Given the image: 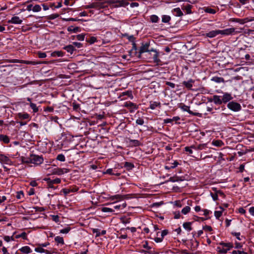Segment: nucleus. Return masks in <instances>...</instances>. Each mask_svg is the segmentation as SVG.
Wrapping results in <instances>:
<instances>
[{
    "label": "nucleus",
    "instance_id": "1",
    "mask_svg": "<svg viewBox=\"0 0 254 254\" xmlns=\"http://www.w3.org/2000/svg\"><path fill=\"white\" fill-rule=\"evenodd\" d=\"M149 46V43L142 44L140 47L139 53L140 55H141L144 53H147L148 55H151L152 53H153L152 59L153 60L154 63H158L160 61L158 59V53L156 50H154L152 48L150 49Z\"/></svg>",
    "mask_w": 254,
    "mask_h": 254
},
{
    "label": "nucleus",
    "instance_id": "2",
    "mask_svg": "<svg viewBox=\"0 0 254 254\" xmlns=\"http://www.w3.org/2000/svg\"><path fill=\"white\" fill-rule=\"evenodd\" d=\"M233 248V244L231 243L221 242L217 247V251L220 254H226Z\"/></svg>",
    "mask_w": 254,
    "mask_h": 254
},
{
    "label": "nucleus",
    "instance_id": "3",
    "mask_svg": "<svg viewBox=\"0 0 254 254\" xmlns=\"http://www.w3.org/2000/svg\"><path fill=\"white\" fill-rule=\"evenodd\" d=\"M243 30V28H240L239 30L236 31L234 28H229L223 30H219V33L224 36L233 35L242 32Z\"/></svg>",
    "mask_w": 254,
    "mask_h": 254
},
{
    "label": "nucleus",
    "instance_id": "4",
    "mask_svg": "<svg viewBox=\"0 0 254 254\" xmlns=\"http://www.w3.org/2000/svg\"><path fill=\"white\" fill-rule=\"evenodd\" d=\"M227 107L229 109L234 112H239L242 109L241 105L234 101L229 102L227 104Z\"/></svg>",
    "mask_w": 254,
    "mask_h": 254
},
{
    "label": "nucleus",
    "instance_id": "5",
    "mask_svg": "<svg viewBox=\"0 0 254 254\" xmlns=\"http://www.w3.org/2000/svg\"><path fill=\"white\" fill-rule=\"evenodd\" d=\"M48 170L51 172L53 174H56L58 175H62L64 173H66L68 172V169L66 168H49Z\"/></svg>",
    "mask_w": 254,
    "mask_h": 254
},
{
    "label": "nucleus",
    "instance_id": "6",
    "mask_svg": "<svg viewBox=\"0 0 254 254\" xmlns=\"http://www.w3.org/2000/svg\"><path fill=\"white\" fill-rule=\"evenodd\" d=\"M78 188L75 186H70L67 188H64L61 190V192H63L64 196H66L70 193L75 192L78 191Z\"/></svg>",
    "mask_w": 254,
    "mask_h": 254
},
{
    "label": "nucleus",
    "instance_id": "7",
    "mask_svg": "<svg viewBox=\"0 0 254 254\" xmlns=\"http://www.w3.org/2000/svg\"><path fill=\"white\" fill-rule=\"evenodd\" d=\"M30 162L36 165H40L43 162V158L38 155H32L30 158Z\"/></svg>",
    "mask_w": 254,
    "mask_h": 254
},
{
    "label": "nucleus",
    "instance_id": "8",
    "mask_svg": "<svg viewBox=\"0 0 254 254\" xmlns=\"http://www.w3.org/2000/svg\"><path fill=\"white\" fill-rule=\"evenodd\" d=\"M0 162L8 165L13 164L12 161L7 156L3 154H0Z\"/></svg>",
    "mask_w": 254,
    "mask_h": 254
},
{
    "label": "nucleus",
    "instance_id": "9",
    "mask_svg": "<svg viewBox=\"0 0 254 254\" xmlns=\"http://www.w3.org/2000/svg\"><path fill=\"white\" fill-rule=\"evenodd\" d=\"M103 7V3L99 2H93L85 6L86 9L88 8H97L100 9Z\"/></svg>",
    "mask_w": 254,
    "mask_h": 254
},
{
    "label": "nucleus",
    "instance_id": "10",
    "mask_svg": "<svg viewBox=\"0 0 254 254\" xmlns=\"http://www.w3.org/2000/svg\"><path fill=\"white\" fill-rule=\"evenodd\" d=\"M123 106L125 107L128 108L130 109V112H133L134 110H136L138 108V106L136 104L130 102H127L125 103Z\"/></svg>",
    "mask_w": 254,
    "mask_h": 254
},
{
    "label": "nucleus",
    "instance_id": "11",
    "mask_svg": "<svg viewBox=\"0 0 254 254\" xmlns=\"http://www.w3.org/2000/svg\"><path fill=\"white\" fill-rule=\"evenodd\" d=\"M8 23L14 24H21L22 23V20L17 16H14L11 19L8 20Z\"/></svg>",
    "mask_w": 254,
    "mask_h": 254
},
{
    "label": "nucleus",
    "instance_id": "12",
    "mask_svg": "<svg viewBox=\"0 0 254 254\" xmlns=\"http://www.w3.org/2000/svg\"><path fill=\"white\" fill-rule=\"evenodd\" d=\"M233 99L231 94L228 93L227 92H225L223 93V95L222 97V102L224 103H226Z\"/></svg>",
    "mask_w": 254,
    "mask_h": 254
},
{
    "label": "nucleus",
    "instance_id": "13",
    "mask_svg": "<svg viewBox=\"0 0 254 254\" xmlns=\"http://www.w3.org/2000/svg\"><path fill=\"white\" fill-rule=\"evenodd\" d=\"M180 108L184 111L188 112L190 114L198 116V113H194L190 110V107L185 104H182L180 106Z\"/></svg>",
    "mask_w": 254,
    "mask_h": 254
},
{
    "label": "nucleus",
    "instance_id": "14",
    "mask_svg": "<svg viewBox=\"0 0 254 254\" xmlns=\"http://www.w3.org/2000/svg\"><path fill=\"white\" fill-rule=\"evenodd\" d=\"M194 80L192 79H190V80H189L188 81H184L183 82V84L185 86V87L189 89V90H192V84L193 83H194Z\"/></svg>",
    "mask_w": 254,
    "mask_h": 254
},
{
    "label": "nucleus",
    "instance_id": "15",
    "mask_svg": "<svg viewBox=\"0 0 254 254\" xmlns=\"http://www.w3.org/2000/svg\"><path fill=\"white\" fill-rule=\"evenodd\" d=\"M209 101H213L216 105H221L223 103L221 96L216 95L213 96V99Z\"/></svg>",
    "mask_w": 254,
    "mask_h": 254
},
{
    "label": "nucleus",
    "instance_id": "16",
    "mask_svg": "<svg viewBox=\"0 0 254 254\" xmlns=\"http://www.w3.org/2000/svg\"><path fill=\"white\" fill-rule=\"evenodd\" d=\"M220 34L219 30H212L206 34V36L209 38H213Z\"/></svg>",
    "mask_w": 254,
    "mask_h": 254
},
{
    "label": "nucleus",
    "instance_id": "17",
    "mask_svg": "<svg viewBox=\"0 0 254 254\" xmlns=\"http://www.w3.org/2000/svg\"><path fill=\"white\" fill-rule=\"evenodd\" d=\"M185 180V177L184 176H173L172 177H170L169 178V181L172 182H179V181H183Z\"/></svg>",
    "mask_w": 254,
    "mask_h": 254
},
{
    "label": "nucleus",
    "instance_id": "18",
    "mask_svg": "<svg viewBox=\"0 0 254 254\" xmlns=\"http://www.w3.org/2000/svg\"><path fill=\"white\" fill-rule=\"evenodd\" d=\"M127 206L126 202L122 203L120 204L114 205L113 207L114 210H117L118 211L124 209Z\"/></svg>",
    "mask_w": 254,
    "mask_h": 254
},
{
    "label": "nucleus",
    "instance_id": "19",
    "mask_svg": "<svg viewBox=\"0 0 254 254\" xmlns=\"http://www.w3.org/2000/svg\"><path fill=\"white\" fill-rule=\"evenodd\" d=\"M157 107H161V103L160 102H150L149 108L151 109L154 110Z\"/></svg>",
    "mask_w": 254,
    "mask_h": 254
},
{
    "label": "nucleus",
    "instance_id": "20",
    "mask_svg": "<svg viewBox=\"0 0 254 254\" xmlns=\"http://www.w3.org/2000/svg\"><path fill=\"white\" fill-rule=\"evenodd\" d=\"M21 252L24 254H29L32 252V250L28 246L22 247L19 250Z\"/></svg>",
    "mask_w": 254,
    "mask_h": 254
},
{
    "label": "nucleus",
    "instance_id": "21",
    "mask_svg": "<svg viewBox=\"0 0 254 254\" xmlns=\"http://www.w3.org/2000/svg\"><path fill=\"white\" fill-rule=\"evenodd\" d=\"M124 96H127L129 98H130L131 99H133V98L131 91H129V90H127V91L122 92L121 94L120 97L122 98V97H123Z\"/></svg>",
    "mask_w": 254,
    "mask_h": 254
},
{
    "label": "nucleus",
    "instance_id": "22",
    "mask_svg": "<svg viewBox=\"0 0 254 254\" xmlns=\"http://www.w3.org/2000/svg\"><path fill=\"white\" fill-rule=\"evenodd\" d=\"M64 49L66 50L68 53L72 54L73 51L75 50L72 45H69L64 47Z\"/></svg>",
    "mask_w": 254,
    "mask_h": 254
},
{
    "label": "nucleus",
    "instance_id": "23",
    "mask_svg": "<svg viewBox=\"0 0 254 254\" xmlns=\"http://www.w3.org/2000/svg\"><path fill=\"white\" fill-rule=\"evenodd\" d=\"M231 21L237 22L241 24H244L247 22L248 21L247 18L246 19H239V18H232L231 19Z\"/></svg>",
    "mask_w": 254,
    "mask_h": 254
},
{
    "label": "nucleus",
    "instance_id": "24",
    "mask_svg": "<svg viewBox=\"0 0 254 254\" xmlns=\"http://www.w3.org/2000/svg\"><path fill=\"white\" fill-rule=\"evenodd\" d=\"M0 141H2L3 143L7 144L9 142V138L6 135L0 134Z\"/></svg>",
    "mask_w": 254,
    "mask_h": 254
},
{
    "label": "nucleus",
    "instance_id": "25",
    "mask_svg": "<svg viewBox=\"0 0 254 254\" xmlns=\"http://www.w3.org/2000/svg\"><path fill=\"white\" fill-rule=\"evenodd\" d=\"M211 80L218 83L225 82L224 79L223 77L218 76H214L212 77Z\"/></svg>",
    "mask_w": 254,
    "mask_h": 254
},
{
    "label": "nucleus",
    "instance_id": "26",
    "mask_svg": "<svg viewBox=\"0 0 254 254\" xmlns=\"http://www.w3.org/2000/svg\"><path fill=\"white\" fill-rule=\"evenodd\" d=\"M173 12L174 14L176 16H181L183 15L182 11L179 7L173 9Z\"/></svg>",
    "mask_w": 254,
    "mask_h": 254
},
{
    "label": "nucleus",
    "instance_id": "27",
    "mask_svg": "<svg viewBox=\"0 0 254 254\" xmlns=\"http://www.w3.org/2000/svg\"><path fill=\"white\" fill-rule=\"evenodd\" d=\"M191 224L192 223L190 222H185L184 223L183 226L187 231L190 232L192 230Z\"/></svg>",
    "mask_w": 254,
    "mask_h": 254
},
{
    "label": "nucleus",
    "instance_id": "28",
    "mask_svg": "<svg viewBox=\"0 0 254 254\" xmlns=\"http://www.w3.org/2000/svg\"><path fill=\"white\" fill-rule=\"evenodd\" d=\"M219 208L221 209L220 211H215L214 212V215L216 219H218L222 215V212L224 209L223 208L222 206H220Z\"/></svg>",
    "mask_w": 254,
    "mask_h": 254
},
{
    "label": "nucleus",
    "instance_id": "29",
    "mask_svg": "<svg viewBox=\"0 0 254 254\" xmlns=\"http://www.w3.org/2000/svg\"><path fill=\"white\" fill-rule=\"evenodd\" d=\"M212 144L217 147H221L224 145V143L221 140H214L212 142Z\"/></svg>",
    "mask_w": 254,
    "mask_h": 254
},
{
    "label": "nucleus",
    "instance_id": "30",
    "mask_svg": "<svg viewBox=\"0 0 254 254\" xmlns=\"http://www.w3.org/2000/svg\"><path fill=\"white\" fill-rule=\"evenodd\" d=\"M55 241L57 245H64V240L63 237L60 236H57L55 238Z\"/></svg>",
    "mask_w": 254,
    "mask_h": 254
},
{
    "label": "nucleus",
    "instance_id": "31",
    "mask_svg": "<svg viewBox=\"0 0 254 254\" xmlns=\"http://www.w3.org/2000/svg\"><path fill=\"white\" fill-rule=\"evenodd\" d=\"M124 167L127 169V170H131L134 168V166L130 162H126L124 163Z\"/></svg>",
    "mask_w": 254,
    "mask_h": 254
},
{
    "label": "nucleus",
    "instance_id": "32",
    "mask_svg": "<svg viewBox=\"0 0 254 254\" xmlns=\"http://www.w3.org/2000/svg\"><path fill=\"white\" fill-rule=\"evenodd\" d=\"M67 31L68 32L76 33L79 31V28L78 27H74L73 26H70L67 28Z\"/></svg>",
    "mask_w": 254,
    "mask_h": 254
},
{
    "label": "nucleus",
    "instance_id": "33",
    "mask_svg": "<svg viewBox=\"0 0 254 254\" xmlns=\"http://www.w3.org/2000/svg\"><path fill=\"white\" fill-rule=\"evenodd\" d=\"M18 117L21 119H27L29 118V115L26 113H19L18 114Z\"/></svg>",
    "mask_w": 254,
    "mask_h": 254
},
{
    "label": "nucleus",
    "instance_id": "34",
    "mask_svg": "<svg viewBox=\"0 0 254 254\" xmlns=\"http://www.w3.org/2000/svg\"><path fill=\"white\" fill-rule=\"evenodd\" d=\"M171 20V17L169 15H163L162 16V21L163 23H168Z\"/></svg>",
    "mask_w": 254,
    "mask_h": 254
},
{
    "label": "nucleus",
    "instance_id": "35",
    "mask_svg": "<svg viewBox=\"0 0 254 254\" xmlns=\"http://www.w3.org/2000/svg\"><path fill=\"white\" fill-rule=\"evenodd\" d=\"M51 56L52 57H63L64 56V53L62 51H55L52 53Z\"/></svg>",
    "mask_w": 254,
    "mask_h": 254
},
{
    "label": "nucleus",
    "instance_id": "36",
    "mask_svg": "<svg viewBox=\"0 0 254 254\" xmlns=\"http://www.w3.org/2000/svg\"><path fill=\"white\" fill-rule=\"evenodd\" d=\"M44 180L47 182L48 184V188H52L55 189V188L54 186V184L51 182V179L50 178H46Z\"/></svg>",
    "mask_w": 254,
    "mask_h": 254
},
{
    "label": "nucleus",
    "instance_id": "37",
    "mask_svg": "<svg viewBox=\"0 0 254 254\" xmlns=\"http://www.w3.org/2000/svg\"><path fill=\"white\" fill-rule=\"evenodd\" d=\"M105 174H109L111 175H116L117 176H119L120 174V173H115L114 172V170L113 169H107L106 172H105Z\"/></svg>",
    "mask_w": 254,
    "mask_h": 254
},
{
    "label": "nucleus",
    "instance_id": "38",
    "mask_svg": "<svg viewBox=\"0 0 254 254\" xmlns=\"http://www.w3.org/2000/svg\"><path fill=\"white\" fill-rule=\"evenodd\" d=\"M15 197L18 199H23L24 197V193L22 191H17L16 192Z\"/></svg>",
    "mask_w": 254,
    "mask_h": 254
},
{
    "label": "nucleus",
    "instance_id": "39",
    "mask_svg": "<svg viewBox=\"0 0 254 254\" xmlns=\"http://www.w3.org/2000/svg\"><path fill=\"white\" fill-rule=\"evenodd\" d=\"M123 196L119 194L115 195L111 197V199L113 201H118L122 199Z\"/></svg>",
    "mask_w": 254,
    "mask_h": 254
},
{
    "label": "nucleus",
    "instance_id": "40",
    "mask_svg": "<svg viewBox=\"0 0 254 254\" xmlns=\"http://www.w3.org/2000/svg\"><path fill=\"white\" fill-rule=\"evenodd\" d=\"M184 9L186 10L187 14H190L191 13V5L190 4H187L184 6Z\"/></svg>",
    "mask_w": 254,
    "mask_h": 254
},
{
    "label": "nucleus",
    "instance_id": "41",
    "mask_svg": "<svg viewBox=\"0 0 254 254\" xmlns=\"http://www.w3.org/2000/svg\"><path fill=\"white\" fill-rule=\"evenodd\" d=\"M190 210V207L189 206H186L184 207L182 210V213L184 215L188 214Z\"/></svg>",
    "mask_w": 254,
    "mask_h": 254
},
{
    "label": "nucleus",
    "instance_id": "42",
    "mask_svg": "<svg viewBox=\"0 0 254 254\" xmlns=\"http://www.w3.org/2000/svg\"><path fill=\"white\" fill-rule=\"evenodd\" d=\"M159 19V17L156 15H152L150 16V20L153 23L158 22Z\"/></svg>",
    "mask_w": 254,
    "mask_h": 254
},
{
    "label": "nucleus",
    "instance_id": "43",
    "mask_svg": "<svg viewBox=\"0 0 254 254\" xmlns=\"http://www.w3.org/2000/svg\"><path fill=\"white\" fill-rule=\"evenodd\" d=\"M41 10V7L39 4L34 5L32 8V11L35 12H39Z\"/></svg>",
    "mask_w": 254,
    "mask_h": 254
},
{
    "label": "nucleus",
    "instance_id": "44",
    "mask_svg": "<svg viewBox=\"0 0 254 254\" xmlns=\"http://www.w3.org/2000/svg\"><path fill=\"white\" fill-rule=\"evenodd\" d=\"M130 142L131 144L134 146H138L140 145L141 143L138 140L131 139L130 140Z\"/></svg>",
    "mask_w": 254,
    "mask_h": 254
},
{
    "label": "nucleus",
    "instance_id": "45",
    "mask_svg": "<svg viewBox=\"0 0 254 254\" xmlns=\"http://www.w3.org/2000/svg\"><path fill=\"white\" fill-rule=\"evenodd\" d=\"M102 211L104 212H113L114 210L113 208L104 207L102 208Z\"/></svg>",
    "mask_w": 254,
    "mask_h": 254
},
{
    "label": "nucleus",
    "instance_id": "46",
    "mask_svg": "<svg viewBox=\"0 0 254 254\" xmlns=\"http://www.w3.org/2000/svg\"><path fill=\"white\" fill-rule=\"evenodd\" d=\"M30 107L33 110L34 113H36L38 111V108H37L36 105L33 103H30Z\"/></svg>",
    "mask_w": 254,
    "mask_h": 254
},
{
    "label": "nucleus",
    "instance_id": "47",
    "mask_svg": "<svg viewBox=\"0 0 254 254\" xmlns=\"http://www.w3.org/2000/svg\"><path fill=\"white\" fill-rule=\"evenodd\" d=\"M205 12L210 13V14H215L216 13V10L214 9L207 7L204 10Z\"/></svg>",
    "mask_w": 254,
    "mask_h": 254
},
{
    "label": "nucleus",
    "instance_id": "48",
    "mask_svg": "<svg viewBox=\"0 0 254 254\" xmlns=\"http://www.w3.org/2000/svg\"><path fill=\"white\" fill-rule=\"evenodd\" d=\"M57 159L59 161L64 162L65 160V158L64 155L63 154H60L57 156Z\"/></svg>",
    "mask_w": 254,
    "mask_h": 254
},
{
    "label": "nucleus",
    "instance_id": "49",
    "mask_svg": "<svg viewBox=\"0 0 254 254\" xmlns=\"http://www.w3.org/2000/svg\"><path fill=\"white\" fill-rule=\"evenodd\" d=\"M16 238H22L23 239H27V234L25 232H22L20 234L17 235L16 236Z\"/></svg>",
    "mask_w": 254,
    "mask_h": 254
},
{
    "label": "nucleus",
    "instance_id": "50",
    "mask_svg": "<svg viewBox=\"0 0 254 254\" xmlns=\"http://www.w3.org/2000/svg\"><path fill=\"white\" fill-rule=\"evenodd\" d=\"M92 231L93 233L96 234V237H98L100 236V230L98 229H92Z\"/></svg>",
    "mask_w": 254,
    "mask_h": 254
},
{
    "label": "nucleus",
    "instance_id": "51",
    "mask_svg": "<svg viewBox=\"0 0 254 254\" xmlns=\"http://www.w3.org/2000/svg\"><path fill=\"white\" fill-rule=\"evenodd\" d=\"M191 148H194V146H191L190 147H186L185 148V150L186 152H189L190 154H192L193 152H192V150Z\"/></svg>",
    "mask_w": 254,
    "mask_h": 254
},
{
    "label": "nucleus",
    "instance_id": "52",
    "mask_svg": "<svg viewBox=\"0 0 254 254\" xmlns=\"http://www.w3.org/2000/svg\"><path fill=\"white\" fill-rule=\"evenodd\" d=\"M70 228L69 227L65 228L60 230V233L63 234H67L70 231Z\"/></svg>",
    "mask_w": 254,
    "mask_h": 254
},
{
    "label": "nucleus",
    "instance_id": "53",
    "mask_svg": "<svg viewBox=\"0 0 254 254\" xmlns=\"http://www.w3.org/2000/svg\"><path fill=\"white\" fill-rule=\"evenodd\" d=\"M63 20L64 21H78L81 20L80 19H77V18H63Z\"/></svg>",
    "mask_w": 254,
    "mask_h": 254
},
{
    "label": "nucleus",
    "instance_id": "54",
    "mask_svg": "<svg viewBox=\"0 0 254 254\" xmlns=\"http://www.w3.org/2000/svg\"><path fill=\"white\" fill-rule=\"evenodd\" d=\"M76 39L79 41H83L84 40L85 35L83 34L76 35Z\"/></svg>",
    "mask_w": 254,
    "mask_h": 254
},
{
    "label": "nucleus",
    "instance_id": "55",
    "mask_svg": "<svg viewBox=\"0 0 254 254\" xmlns=\"http://www.w3.org/2000/svg\"><path fill=\"white\" fill-rule=\"evenodd\" d=\"M51 182L53 184H58L61 183V180L60 178H56L55 179L51 180Z\"/></svg>",
    "mask_w": 254,
    "mask_h": 254
},
{
    "label": "nucleus",
    "instance_id": "56",
    "mask_svg": "<svg viewBox=\"0 0 254 254\" xmlns=\"http://www.w3.org/2000/svg\"><path fill=\"white\" fill-rule=\"evenodd\" d=\"M73 0H64V4L66 5H72L74 2H71Z\"/></svg>",
    "mask_w": 254,
    "mask_h": 254
},
{
    "label": "nucleus",
    "instance_id": "57",
    "mask_svg": "<svg viewBox=\"0 0 254 254\" xmlns=\"http://www.w3.org/2000/svg\"><path fill=\"white\" fill-rule=\"evenodd\" d=\"M144 123V120L141 118H138L136 120V123L138 125H143Z\"/></svg>",
    "mask_w": 254,
    "mask_h": 254
},
{
    "label": "nucleus",
    "instance_id": "58",
    "mask_svg": "<svg viewBox=\"0 0 254 254\" xmlns=\"http://www.w3.org/2000/svg\"><path fill=\"white\" fill-rule=\"evenodd\" d=\"M203 229L204 231H208V232H211L212 230V228L211 226L205 225L203 227Z\"/></svg>",
    "mask_w": 254,
    "mask_h": 254
},
{
    "label": "nucleus",
    "instance_id": "59",
    "mask_svg": "<svg viewBox=\"0 0 254 254\" xmlns=\"http://www.w3.org/2000/svg\"><path fill=\"white\" fill-rule=\"evenodd\" d=\"M33 208L35 210V212H37V211L42 212L45 210L43 207H38V206L34 207Z\"/></svg>",
    "mask_w": 254,
    "mask_h": 254
},
{
    "label": "nucleus",
    "instance_id": "60",
    "mask_svg": "<svg viewBox=\"0 0 254 254\" xmlns=\"http://www.w3.org/2000/svg\"><path fill=\"white\" fill-rule=\"evenodd\" d=\"M231 254H247L246 252H245L244 251H233Z\"/></svg>",
    "mask_w": 254,
    "mask_h": 254
},
{
    "label": "nucleus",
    "instance_id": "61",
    "mask_svg": "<svg viewBox=\"0 0 254 254\" xmlns=\"http://www.w3.org/2000/svg\"><path fill=\"white\" fill-rule=\"evenodd\" d=\"M35 251L36 252H38V253H44L45 251V250H44L43 248H41V247H38V248H36L35 249Z\"/></svg>",
    "mask_w": 254,
    "mask_h": 254
},
{
    "label": "nucleus",
    "instance_id": "62",
    "mask_svg": "<svg viewBox=\"0 0 254 254\" xmlns=\"http://www.w3.org/2000/svg\"><path fill=\"white\" fill-rule=\"evenodd\" d=\"M179 165V163L177 161H175L172 164V165L170 166V168L174 169L175 168L178 166V165Z\"/></svg>",
    "mask_w": 254,
    "mask_h": 254
},
{
    "label": "nucleus",
    "instance_id": "63",
    "mask_svg": "<svg viewBox=\"0 0 254 254\" xmlns=\"http://www.w3.org/2000/svg\"><path fill=\"white\" fill-rule=\"evenodd\" d=\"M211 195L214 201H216L218 199V193H217L216 192L215 193H211Z\"/></svg>",
    "mask_w": 254,
    "mask_h": 254
},
{
    "label": "nucleus",
    "instance_id": "64",
    "mask_svg": "<svg viewBox=\"0 0 254 254\" xmlns=\"http://www.w3.org/2000/svg\"><path fill=\"white\" fill-rule=\"evenodd\" d=\"M38 57L40 58H45L46 57L47 55L44 52H39L38 53Z\"/></svg>",
    "mask_w": 254,
    "mask_h": 254
}]
</instances>
